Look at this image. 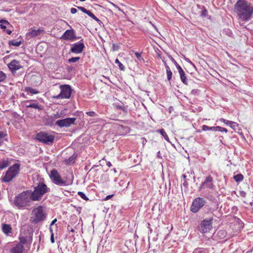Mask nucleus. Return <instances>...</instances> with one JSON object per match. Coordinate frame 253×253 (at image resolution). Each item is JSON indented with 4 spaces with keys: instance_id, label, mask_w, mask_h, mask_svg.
Instances as JSON below:
<instances>
[{
    "instance_id": "obj_12",
    "label": "nucleus",
    "mask_w": 253,
    "mask_h": 253,
    "mask_svg": "<svg viewBox=\"0 0 253 253\" xmlns=\"http://www.w3.org/2000/svg\"><path fill=\"white\" fill-rule=\"evenodd\" d=\"M79 38L76 36L75 32L73 29L66 30L60 37V39L61 40L71 42L77 40Z\"/></svg>"
},
{
    "instance_id": "obj_42",
    "label": "nucleus",
    "mask_w": 253,
    "mask_h": 253,
    "mask_svg": "<svg viewBox=\"0 0 253 253\" xmlns=\"http://www.w3.org/2000/svg\"><path fill=\"white\" fill-rule=\"evenodd\" d=\"M87 15H88L89 17H91L92 18L94 17V15L89 10H87L86 12L85 13Z\"/></svg>"
},
{
    "instance_id": "obj_48",
    "label": "nucleus",
    "mask_w": 253,
    "mask_h": 253,
    "mask_svg": "<svg viewBox=\"0 0 253 253\" xmlns=\"http://www.w3.org/2000/svg\"><path fill=\"white\" fill-rule=\"evenodd\" d=\"M207 10L206 9H204L202 11L201 15L203 16H205L207 15Z\"/></svg>"
},
{
    "instance_id": "obj_3",
    "label": "nucleus",
    "mask_w": 253,
    "mask_h": 253,
    "mask_svg": "<svg viewBox=\"0 0 253 253\" xmlns=\"http://www.w3.org/2000/svg\"><path fill=\"white\" fill-rule=\"evenodd\" d=\"M49 189L43 183H39L37 187H35L34 191H30L33 198V201H39L42 196L49 192Z\"/></svg>"
},
{
    "instance_id": "obj_23",
    "label": "nucleus",
    "mask_w": 253,
    "mask_h": 253,
    "mask_svg": "<svg viewBox=\"0 0 253 253\" xmlns=\"http://www.w3.org/2000/svg\"><path fill=\"white\" fill-rule=\"evenodd\" d=\"M11 228L9 225L4 224L2 226L3 232L6 234H8L11 232Z\"/></svg>"
},
{
    "instance_id": "obj_1",
    "label": "nucleus",
    "mask_w": 253,
    "mask_h": 253,
    "mask_svg": "<svg viewBox=\"0 0 253 253\" xmlns=\"http://www.w3.org/2000/svg\"><path fill=\"white\" fill-rule=\"evenodd\" d=\"M237 13L240 18L247 21L251 18L253 14V6L244 0H239L235 5Z\"/></svg>"
},
{
    "instance_id": "obj_8",
    "label": "nucleus",
    "mask_w": 253,
    "mask_h": 253,
    "mask_svg": "<svg viewBox=\"0 0 253 253\" xmlns=\"http://www.w3.org/2000/svg\"><path fill=\"white\" fill-rule=\"evenodd\" d=\"M61 92L56 96H54L56 99L69 98L71 94V88L69 85H61Z\"/></svg>"
},
{
    "instance_id": "obj_46",
    "label": "nucleus",
    "mask_w": 253,
    "mask_h": 253,
    "mask_svg": "<svg viewBox=\"0 0 253 253\" xmlns=\"http://www.w3.org/2000/svg\"><path fill=\"white\" fill-rule=\"evenodd\" d=\"M61 118L60 115H59V112H57L56 114L54 115L53 119H58Z\"/></svg>"
},
{
    "instance_id": "obj_13",
    "label": "nucleus",
    "mask_w": 253,
    "mask_h": 253,
    "mask_svg": "<svg viewBox=\"0 0 253 253\" xmlns=\"http://www.w3.org/2000/svg\"><path fill=\"white\" fill-rule=\"evenodd\" d=\"M212 218L209 219H205L201 223L200 231L203 233H207L212 228L211 221Z\"/></svg>"
},
{
    "instance_id": "obj_40",
    "label": "nucleus",
    "mask_w": 253,
    "mask_h": 253,
    "mask_svg": "<svg viewBox=\"0 0 253 253\" xmlns=\"http://www.w3.org/2000/svg\"><path fill=\"white\" fill-rule=\"evenodd\" d=\"M177 70H178V71L179 72V73H182L183 72H184L183 69H182V68L178 65V64H177L175 65Z\"/></svg>"
},
{
    "instance_id": "obj_4",
    "label": "nucleus",
    "mask_w": 253,
    "mask_h": 253,
    "mask_svg": "<svg viewBox=\"0 0 253 253\" xmlns=\"http://www.w3.org/2000/svg\"><path fill=\"white\" fill-rule=\"evenodd\" d=\"M20 167V165L18 163L10 167L2 178V181L5 182L11 181L19 173Z\"/></svg>"
},
{
    "instance_id": "obj_62",
    "label": "nucleus",
    "mask_w": 253,
    "mask_h": 253,
    "mask_svg": "<svg viewBox=\"0 0 253 253\" xmlns=\"http://www.w3.org/2000/svg\"><path fill=\"white\" fill-rule=\"evenodd\" d=\"M42 46V43L38 45L37 48L39 49L40 47Z\"/></svg>"
},
{
    "instance_id": "obj_54",
    "label": "nucleus",
    "mask_w": 253,
    "mask_h": 253,
    "mask_svg": "<svg viewBox=\"0 0 253 253\" xmlns=\"http://www.w3.org/2000/svg\"><path fill=\"white\" fill-rule=\"evenodd\" d=\"M57 221V219L56 218H55L54 220H52V221L51 222V223H50V226H52L53 225H54L55 222Z\"/></svg>"
},
{
    "instance_id": "obj_27",
    "label": "nucleus",
    "mask_w": 253,
    "mask_h": 253,
    "mask_svg": "<svg viewBox=\"0 0 253 253\" xmlns=\"http://www.w3.org/2000/svg\"><path fill=\"white\" fill-rule=\"evenodd\" d=\"M202 129L204 131H207V130H212L215 131V126H212L210 127L206 125H203L202 126Z\"/></svg>"
},
{
    "instance_id": "obj_57",
    "label": "nucleus",
    "mask_w": 253,
    "mask_h": 253,
    "mask_svg": "<svg viewBox=\"0 0 253 253\" xmlns=\"http://www.w3.org/2000/svg\"><path fill=\"white\" fill-rule=\"evenodd\" d=\"M106 165L108 167H111L112 166V164L110 162H108L107 163H106Z\"/></svg>"
},
{
    "instance_id": "obj_15",
    "label": "nucleus",
    "mask_w": 253,
    "mask_h": 253,
    "mask_svg": "<svg viewBox=\"0 0 253 253\" xmlns=\"http://www.w3.org/2000/svg\"><path fill=\"white\" fill-rule=\"evenodd\" d=\"M24 105L26 108H32L39 111L42 110L43 109V107L35 100H27L24 102Z\"/></svg>"
},
{
    "instance_id": "obj_51",
    "label": "nucleus",
    "mask_w": 253,
    "mask_h": 253,
    "mask_svg": "<svg viewBox=\"0 0 253 253\" xmlns=\"http://www.w3.org/2000/svg\"><path fill=\"white\" fill-rule=\"evenodd\" d=\"M113 196V195H109L107 196L105 198L104 200L107 201L111 199Z\"/></svg>"
},
{
    "instance_id": "obj_31",
    "label": "nucleus",
    "mask_w": 253,
    "mask_h": 253,
    "mask_svg": "<svg viewBox=\"0 0 253 253\" xmlns=\"http://www.w3.org/2000/svg\"><path fill=\"white\" fill-rule=\"evenodd\" d=\"M5 135L6 134L4 132L0 131V145L5 140Z\"/></svg>"
},
{
    "instance_id": "obj_39",
    "label": "nucleus",
    "mask_w": 253,
    "mask_h": 253,
    "mask_svg": "<svg viewBox=\"0 0 253 253\" xmlns=\"http://www.w3.org/2000/svg\"><path fill=\"white\" fill-rule=\"evenodd\" d=\"M75 158L73 156L70 157L68 160H66V162L68 164H71L74 162Z\"/></svg>"
},
{
    "instance_id": "obj_11",
    "label": "nucleus",
    "mask_w": 253,
    "mask_h": 253,
    "mask_svg": "<svg viewBox=\"0 0 253 253\" xmlns=\"http://www.w3.org/2000/svg\"><path fill=\"white\" fill-rule=\"evenodd\" d=\"M76 120L75 118H67L57 121L55 125L60 127H69L75 124Z\"/></svg>"
},
{
    "instance_id": "obj_7",
    "label": "nucleus",
    "mask_w": 253,
    "mask_h": 253,
    "mask_svg": "<svg viewBox=\"0 0 253 253\" xmlns=\"http://www.w3.org/2000/svg\"><path fill=\"white\" fill-rule=\"evenodd\" d=\"M36 139L46 144H51L54 140V136L46 132H40L36 135Z\"/></svg>"
},
{
    "instance_id": "obj_59",
    "label": "nucleus",
    "mask_w": 253,
    "mask_h": 253,
    "mask_svg": "<svg viewBox=\"0 0 253 253\" xmlns=\"http://www.w3.org/2000/svg\"><path fill=\"white\" fill-rule=\"evenodd\" d=\"M245 194H246V193L244 191H242V192H241V195L242 196L244 197L245 196Z\"/></svg>"
},
{
    "instance_id": "obj_53",
    "label": "nucleus",
    "mask_w": 253,
    "mask_h": 253,
    "mask_svg": "<svg viewBox=\"0 0 253 253\" xmlns=\"http://www.w3.org/2000/svg\"><path fill=\"white\" fill-rule=\"evenodd\" d=\"M118 108L122 109L124 112L126 111V108L124 107H122L121 106H117Z\"/></svg>"
},
{
    "instance_id": "obj_36",
    "label": "nucleus",
    "mask_w": 253,
    "mask_h": 253,
    "mask_svg": "<svg viewBox=\"0 0 253 253\" xmlns=\"http://www.w3.org/2000/svg\"><path fill=\"white\" fill-rule=\"evenodd\" d=\"M6 78V75L0 71V82L3 81Z\"/></svg>"
},
{
    "instance_id": "obj_63",
    "label": "nucleus",
    "mask_w": 253,
    "mask_h": 253,
    "mask_svg": "<svg viewBox=\"0 0 253 253\" xmlns=\"http://www.w3.org/2000/svg\"><path fill=\"white\" fill-rule=\"evenodd\" d=\"M188 61L192 64V62H191L189 59H188Z\"/></svg>"
},
{
    "instance_id": "obj_5",
    "label": "nucleus",
    "mask_w": 253,
    "mask_h": 253,
    "mask_svg": "<svg viewBox=\"0 0 253 253\" xmlns=\"http://www.w3.org/2000/svg\"><path fill=\"white\" fill-rule=\"evenodd\" d=\"M50 178L56 185L63 186L70 184L67 181L63 180L57 170L54 169L51 170L49 174ZM72 182L70 183L71 184Z\"/></svg>"
},
{
    "instance_id": "obj_16",
    "label": "nucleus",
    "mask_w": 253,
    "mask_h": 253,
    "mask_svg": "<svg viewBox=\"0 0 253 253\" xmlns=\"http://www.w3.org/2000/svg\"><path fill=\"white\" fill-rule=\"evenodd\" d=\"M43 32V30L40 29H33L31 28L28 30V32L26 34L28 38H36L40 36Z\"/></svg>"
},
{
    "instance_id": "obj_20",
    "label": "nucleus",
    "mask_w": 253,
    "mask_h": 253,
    "mask_svg": "<svg viewBox=\"0 0 253 253\" xmlns=\"http://www.w3.org/2000/svg\"><path fill=\"white\" fill-rule=\"evenodd\" d=\"M25 91L27 92H29L32 95L36 94L39 93V91L36 89L30 87H26L25 88Z\"/></svg>"
},
{
    "instance_id": "obj_60",
    "label": "nucleus",
    "mask_w": 253,
    "mask_h": 253,
    "mask_svg": "<svg viewBox=\"0 0 253 253\" xmlns=\"http://www.w3.org/2000/svg\"><path fill=\"white\" fill-rule=\"evenodd\" d=\"M93 19H94L96 21H99V20L95 16H94V17H93Z\"/></svg>"
},
{
    "instance_id": "obj_24",
    "label": "nucleus",
    "mask_w": 253,
    "mask_h": 253,
    "mask_svg": "<svg viewBox=\"0 0 253 253\" xmlns=\"http://www.w3.org/2000/svg\"><path fill=\"white\" fill-rule=\"evenodd\" d=\"M21 43H22L21 41H17L15 40H11V41H9V45L19 46L21 44Z\"/></svg>"
},
{
    "instance_id": "obj_28",
    "label": "nucleus",
    "mask_w": 253,
    "mask_h": 253,
    "mask_svg": "<svg viewBox=\"0 0 253 253\" xmlns=\"http://www.w3.org/2000/svg\"><path fill=\"white\" fill-rule=\"evenodd\" d=\"M0 22L1 23V24L0 25V27L2 29H5L6 28V25H8L9 23L4 20H2L0 21Z\"/></svg>"
},
{
    "instance_id": "obj_21",
    "label": "nucleus",
    "mask_w": 253,
    "mask_h": 253,
    "mask_svg": "<svg viewBox=\"0 0 253 253\" xmlns=\"http://www.w3.org/2000/svg\"><path fill=\"white\" fill-rule=\"evenodd\" d=\"M157 131L159 132L164 137L166 141L169 142V138L164 129L158 130Z\"/></svg>"
},
{
    "instance_id": "obj_25",
    "label": "nucleus",
    "mask_w": 253,
    "mask_h": 253,
    "mask_svg": "<svg viewBox=\"0 0 253 253\" xmlns=\"http://www.w3.org/2000/svg\"><path fill=\"white\" fill-rule=\"evenodd\" d=\"M233 178L236 182H239L243 180L244 176L242 174H238L234 175Z\"/></svg>"
},
{
    "instance_id": "obj_26",
    "label": "nucleus",
    "mask_w": 253,
    "mask_h": 253,
    "mask_svg": "<svg viewBox=\"0 0 253 253\" xmlns=\"http://www.w3.org/2000/svg\"><path fill=\"white\" fill-rule=\"evenodd\" d=\"M179 75L182 82L185 84H187V82L186 80V77L185 76V72H183L182 73H179Z\"/></svg>"
},
{
    "instance_id": "obj_38",
    "label": "nucleus",
    "mask_w": 253,
    "mask_h": 253,
    "mask_svg": "<svg viewBox=\"0 0 253 253\" xmlns=\"http://www.w3.org/2000/svg\"><path fill=\"white\" fill-rule=\"evenodd\" d=\"M86 114L88 116H90V117H95L97 116V114H96V113L93 111L87 112H86Z\"/></svg>"
},
{
    "instance_id": "obj_2",
    "label": "nucleus",
    "mask_w": 253,
    "mask_h": 253,
    "mask_svg": "<svg viewBox=\"0 0 253 253\" xmlns=\"http://www.w3.org/2000/svg\"><path fill=\"white\" fill-rule=\"evenodd\" d=\"M33 198L30 190L23 192L14 198L13 204L18 209H23L30 206Z\"/></svg>"
},
{
    "instance_id": "obj_49",
    "label": "nucleus",
    "mask_w": 253,
    "mask_h": 253,
    "mask_svg": "<svg viewBox=\"0 0 253 253\" xmlns=\"http://www.w3.org/2000/svg\"><path fill=\"white\" fill-rule=\"evenodd\" d=\"M77 12V10L75 8H72L71 9V13L72 14H75Z\"/></svg>"
},
{
    "instance_id": "obj_33",
    "label": "nucleus",
    "mask_w": 253,
    "mask_h": 253,
    "mask_svg": "<svg viewBox=\"0 0 253 253\" xmlns=\"http://www.w3.org/2000/svg\"><path fill=\"white\" fill-rule=\"evenodd\" d=\"M193 253H207V252L204 249H196L194 250Z\"/></svg>"
},
{
    "instance_id": "obj_58",
    "label": "nucleus",
    "mask_w": 253,
    "mask_h": 253,
    "mask_svg": "<svg viewBox=\"0 0 253 253\" xmlns=\"http://www.w3.org/2000/svg\"><path fill=\"white\" fill-rule=\"evenodd\" d=\"M6 32V33L8 35H10L11 33V31L9 30H7Z\"/></svg>"
},
{
    "instance_id": "obj_64",
    "label": "nucleus",
    "mask_w": 253,
    "mask_h": 253,
    "mask_svg": "<svg viewBox=\"0 0 253 253\" xmlns=\"http://www.w3.org/2000/svg\"><path fill=\"white\" fill-rule=\"evenodd\" d=\"M183 178H186V175H183Z\"/></svg>"
},
{
    "instance_id": "obj_30",
    "label": "nucleus",
    "mask_w": 253,
    "mask_h": 253,
    "mask_svg": "<svg viewBox=\"0 0 253 253\" xmlns=\"http://www.w3.org/2000/svg\"><path fill=\"white\" fill-rule=\"evenodd\" d=\"M215 131H221V132H227V129L225 128L219 126H215Z\"/></svg>"
},
{
    "instance_id": "obj_22",
    "label": "nucleus",
    "mask_w": 253,
    "mask_h": 253,
    "mask_svg": "<svg viewBox=\"0 0 253 253\" xmlns=\"http://www.w3.org/2000/svg\"><path fill=\"white\" fill-rule=\"evenodd\" d=\"M165 67H166V69L168 80L169 81H170L171 79L172 75V72L170 71L169 67L168 65H166Z\"/></svg>"
},
{
    "instance_id": "obj_37",
    "label": "nucleus",
    "mask_w": 253,
    "mask_h": 253,
    "mask_svg": "<svg viewBox=\"0 0 253 253\" xmlns=\"http://www.w3.org/2000/svg\"><path fill=\"white\" fill-rule=\"evenodd\" d=\"M219 121L224 123V124H225L226 125H227L228 126L230 125V123L231 122V121H230L226 120L223 118L220 119Z\"/></svg>"
},
{
    "instance_id": "obj_61",
    "label": "nucleus",
    "mask_w": 253,
    "mask_h": 253,
    "mask_svg": "<svg viewBox=\"0 0 253 253\" xmlns=\"http://www.w3.org/2000/svg\"><path fill=\"white\" fill-rule=\"evenodd\" d=\"M49 230H50V232H51V234L53 233V230H52V228L51 227V226H50Z\"/></svg>"
},
{
    "instance_id": "obj_29",
    "label": "nucleus",
    "mask_w": 253,
    "mask_h": 253,
    "mask_svg": "<svg viewBox=\"0 0 253 253\" xmlns=\"http://www.w3.org/2000/svg\"><path fill=\"white\" fill-rule=\"evenodd\" d=\"M115 63L118 64V65L119 67V69L121 70L124 71L125 70V66L119 61L118 59H116L115 60Z\"/></svg>"
},
{
    "instance_id": "obj_56",
    "label": "nucleus",
    "mask_w": 253,
    "mask_h": 253,
    "mask_svg": "<svg viewBox=\"0 0 253 253\" xmlns=\"http://www.w3.org/2000/svg\"><path fill=\"white\" fill-rule=\"evenodd\" d=\"M171 60H172V61L174 63V64L175 65L178 64L176 62V61L172 57L171 58Z\"/></svg>"
},
{
    "instance_id": "obj_45",
    "label": "nucleus",
    "mask_w": 253,
    "mask_h": 253,
    "mask_svg": "<svg viewBox=\"0 0 253 253\" xmlns=\"http://www.w3.org/2000/svg\"><path fill=\"white\" fill-rule=\"evenodd\" d=\"M78 8L81 10L82 11H83V12L84 13H86V11L88 10L87 9H86L85 8L83 7H81V6H79L78 7Z\"/></svg>"
},
{
    "instance_id": "obj_6",
    "label": "nucleus",
    "mask_w": 253,
    "mask_h": 253,
    "mask_svg": "<svg viewBox=\"0 0 253 253\" xmlns=\"http://www.w3.org/2000/svg\"><path fill=\"white\" fill-rule=\"evenodd\" d=\"M33 222L37 223L45 218V214L43 212V208L42 206H39L34 209L32 211Z\"/></svg>"
},
{
    "instance_id": "obj_41",
    "label": "nucleus",
    "mask_w": 253,
    "mask_h": 253,
    "mask_svg": "<svg viewBox=\"0 0 253 253\" xmlns=\"http://www.w3.org/2000/svg\"><path fill=\"white\" fill-rule=\"evenodd\" d=\"M177 70H178V71L179 72V73H182L183 72H184L183 69H182V68L178 65V64H177L175 65Z\"/></svg>"
},
{
    "instance_id": "obj_9",
    "label": "nucleus",
    "mask_w": 253,
    "mask_h": 253,
    "mask_svg": "<svg viewBox=\"0 0 253 253\" xmlns=\"http://www.w3.org/2000/svg\"><path fill=\"white\" fill-rule=\"evenodd\" d=\"M206 204L204 198L198 197L195 198L192 202L191 206V211L194 213L197 212Z\"/></svg>"
},
{
    "instance_id": "obj_47",
    "label": "nucleus",
    "mask_w": 253,
    "mask_h": 253,
    "mask_svg": "<svg viewBox=\"0 0 253 253\" xmlns=\"http://www.w3.org/2000/svg\"><path fill=\"white\" fill-rule=\"evenodd\" d=\"M218 235H223V236H224V235L225 234V231L224 230H220L218 232Z\"/></svg>"
},
{
    "instance_id": "obj_52",
    "label": "nucleus",
    "mask_w": 253,
    "mask_h": 253,
    "mask_svg": "<svg viewBox=\"0 0 253 253\" xmlns=\"http://www.w3.org/2000/svg\"><path fill=\"white\" fill-rule=\"evenodd\" d=\"M114 7L117 8L119 11H121V9L118 7L116 4H115L114 3L112 2H109Z\"/></svg>"
},
{
    "instance_id": "obj_17",
    "label": "nucleus",
    "mask_w": 253,
    "mask_h": 253,
    "mask_svg": "<svg viewBox=\"0 0 253 253\" xmlns=\"http://www.w3.org/2000/svg\"><path fill=\"white\" fill-rule=\"evenodd\" d=\"M213 187V178L211 177V176H209L207 177H206V179L205 180V181L201 184L200 189L205 188L212 189Z\"/></svg>"
},
{
    "instance_id": "obj_34",
    "label": "nucleus",
    "mask_w": 253,
    "mask_h": 253,
    "mask_svg": "<svg viewBox=\"0 0 253 253\" xmlns=\"http://www.w3.org/2000/svg\"><path fill=\"white\" fill-rule=\"evenodd\" d=\"M230 123V125H229V126H230L233 129L236 130L237 129V127L238 126V124L232 121H231V122Z\"/></svg>"
},
{
    "instance_id": "obj_35",
    "label": "nucleus",
    "mask_w": 253,
    "mask_h": 253,
    "mask_svg": "<svg viewBox=\"0 0 253 253\" xmlns=\"http://www.w3.org/2000/svg\"><path fill=\"white\" fill-rule=\"evenodd\" d=\"M78 195L84 200H88V198L86 196V195L82 192H79L78 193Z\"/></svg>"
},
{
    "instance_id": "obj_10",
    "label": "nucleus",
    "mask_w": 253,
    "mask_h": 253,
    "mask_svg": "<svg viewBox=\"0 0 253 253\" xmlns=\"http://www.w3.org/2000/svg\"><path fill=\"white\" fill-rule=\"evenodd\" d=\"M8 68L14 76L17 75L16 73L17 71L20 70L23 68L22 63L17 60H12L7 65Z\"/></svg>"
},
{
    "instance_id": "obj_19",
    "label": "nucleus",
    "mask_w": 253,
    "mask_h": 253,
    "mask_svg": "<svg viewBox=\"0 0 253 253\" xmlns=\"http://www.w3.org/2000/svg\"><path fill=\"white\" fill-rule=\"evenodd\" d=\"M10 163V160L8 158L3 159L0 161V169H3L7 167Z\"/></svg>"
},
{
    "instance_id": "obj_14",
    "label": "nucleus",
    "mask_w": 253,
    "mask_h": 253,
    "mask_svg": "<svg viewBox=\"0 0 253 253\" xmlns=\"http://www.w3.org/2000/svg\"><path fill=\"white\" fill-rule=\"evenodd\" d=\"M84 48V43L81 41L79 42L72 44L70 52L76 54H79L82 52Z\"/></svg>"
},
{
    "instance_id": "obj_18",
    "label": "nucleus",
    "mask_w": 253,
    "mask_h": 253,
    "mask_svg": "<svg viewBox=\"0 0 253 253\" xmlns=\"http://www.w3.org/2000/svg\"><path fill=\"white\" fill-rule=\"evenodd\" d=\"M23 251L24 246L23 244L20 243H17L11 249L10 253H23Z\"/></svg>"
},
{
    "instance_id": "obj_32",
    "label": "nucleus",
    "mask_w": 253,
    "mask_h": 253,
    "mask_svg": "<svg viewBox=\"0 0 253 253\" xmlns=\"http://www.w3.org/2000/svg\"><path fill=\"white\" fill-rule=\"evenodd\" d=\"M80 59L79 57H72L69 59L68 61L70 63H75L78 61Z\"/></svg>"
},
{
    "instance_id": "obj_55",
    "label": "nucleus",
    "mask_w": 253,
    "mask_h": 253,
    "mask_svg": "<svg viewBox=\"0 0 253 253\" xmlns=\"http://www.w3.org/2000/svg\"><path fill=\"white\" fill-rule=\"evenodd\" d=\"M59 115H60L61 118L63 117L64 116V111H61L59 113Z\"/></svg>"
},
{
    "instance_id": "obj_44",
    "label": "nucleus",
    "mask_w": 253,
    "mask_h": 253,
    "mask_svg": "<svg viewBox=\"0 0 253 253\" xmlns=\"http://www.w3.org/2000/svg\"><path fill=\"white\" fill-rule=\"evenodd\" d=\"M113 49L114 51H116L117 50H118V49L119 48V46L118 44H113Z\"/></svg>"
},
{
    "instance_id": "obj_43",
    "label": "nucleus",
    "mask_w": 253,
    "mask_h": 253,
    "mask_svg": "<svg viewBox=\"0 0 253 253\" xmlns=\"http://www.w3.org/2000/svg\"><path fill=\"white\" fill-rule=\"evenodd\" d=\"M135 55L137 58L139 59V60H143V59L141 58V53H138V52H135Z\"/></svg>"
},
{
    "instance_id": "obj_50",
    "label": "nucleus",
    "mask_w": 253,
    "mask_h": 253,
    "mask_svg": "<svg viewBox=\"0 0 253 253\" xmlns=\"http://www.w3.org/2000/svg\"><path fill=\"white\" fill-rule=\"evenodd\" d=\"M50 241L52 243H54V234H51V237H50Z\"/></svg>"
}]
</instances>
